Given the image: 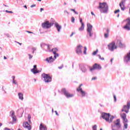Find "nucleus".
Here are the masks:
<instances>
[{
  "mask_svg": "<svg viewBox=\"0 0 130 130\" xmlns=\"http://www.w3.org/2000/svg\"><path fill=\"white\" fill-rule=\"evenodd\" d=\"M98 9H99L101 13H103V14H107L109 10V7H108V5L106 2L100 3Z\"/></svg>",
  "mask_w": 130,
  "mask_h": 130,
  "instance_id": "f257e3e1",
  "label": "nucleus"
},
{
  "mask_svg": "<svg viewBox=\"0 0 130 130\" xmlns=\"http://www.w3.org/2000/svg\"><path fill=\"white\" fill-rule=\"evenodd\" d=\"M102 117L103 118V119L106 120V122H108V123H111L114 119V116H111L110 117V113H106L104 112L102 113Z\"/></svg>",
  "mask_w": 130,
  "mask_h": 130,
  "instance_id": "f03ea898",
  "label": "nucleus"
},
{
  "mask_svg": "<svg viewBox=\"0 0 130 130\" xmlns=\"http://www.w3.org/2000/svg\"><path fill=\"white\" fill-rule=\"evenodd\" d=\"M112 130H121V125H120V120L117 119L111 125Z\"/></svg>",
  "mask_w": 130,
  "mask_h": 130,
  "instance_id": "7ed1b4c3",
  "label": "nucleus"
},
{
  "mask_svg": "<svg viewBox=\"0 0 130 130\" xmlns=\"http://www.w3.org/2000/svg\"><path fill=\"white\" fill-rule=\"evenodd\" d=\"M87 29L86 32L87 33V35L89 37H93V26L92 24L90 23H87Z\"/></svg>",
  "mask_w": 130,
  "mask_h": 130,
  "instance_id": "20e7f679",
  "label": "nucleus"
},
{
  "mask_svg": "<svg viewBox=\"0 0 130 130\" xmlns=\"http://www.w3.org/2000/svg\"><path fill=\"white\" fill-rule=\"evenodd\" d=\"M42 77L44 78L45 83H50L52 81V78L48 74L43 73L42 75Z\"/></svg>",
  "mask_w": 130,
  "mask_h": 130,
  "instance_id": "39448f33",
  "label": "nucleus"
},
{
  "mask_svg": "<svg viewBox=\"0 0 130 130\" xmlns=\"http://www.w3.org/2000/svg\"><path fill=\"white\" fill-rule=\"evenodd\" d=\"M82 86H83V84H80L78 88H77V91L80 93L81 96L83 98L84 97H86V91L83 90V89H82Z\"/></svg>",
  "mask_w": 130,
  "mask_h": 130,
  "instance_id": "423d86ee",
  "label": "nucleus"
},
{
  "mask_svg": "<svg viewBox=\"0 0 130 130\" xmlns=\"http://www.w3.org/2000/svg\"><path fill=\"white\" fill-rule=\"evenodd\" d=\"M130 109V101L127 102V105H125L123 106L122 112H124L126 113H128Z\"/></svg>",
  "mask_w": 130,
  "mask_h": 130,
  "instance_id": "0eeeda50",
  "label": "nucleus"
},
{
  "mask_svg": "<svg viewBox=\"0 0 130 130\" xmlns=\"http://www.w3.org/2000/svg\"><path fill=\"white\" fill-rule=\"evenodd\" d=\"M61 92H62L63 94H64V96H66L67 98H72V97H74V94H71L68 90H66L65 88H62L61 89Z\"/></svg>",
  "mask_w": 130,
  "mask_h": 130,
  "instance_id": "6e6552de",
  "label": "nucleus"
},
{
  "mask_svg": "<svg viewBox=\"0 0 130 130\" xmlns=\"http://www.w3.org/2000/svg\"><path fill=\"white\" fill-rule=\"evenodd\" d=\"M108 49L110 51H114L115 49L117 48V46H115V42H112L108 45Z\"/></svg>",
  "mask_w": 130,
  "mask_h": 130,
  "instance_id": "1a4fd4ad",
  "label": "nucleus"
},
{
  "mask_svg": "<svg viewBox=\"0 0 130 130\" xmlns=\"http://www.w3.org/2000/svg\"><path fill=\"white\" fill-rule=\"evenodd\" d=\"M51 26H52V24L49 21H45L42 23V26L43 29H49Z\"/></svg>",
  "mask_w": 130,
  "mask_h": 130,
  "instance_id": "9d476101",
  "label": "nucleus"
},
{
  "mask_svg": "<svg viewBox=\"0 0 130 130\" xmlns=\"http://www.w3.org/2000/svg\"><path fill=\"white\" fill-rule=\"evenodd\" d=\"M83 48V46L81 45H79L76 47V52L78 55H82L83 54V51L82 49Z\"/></svg>",
  "mask_w": 130,
  "mask_h": 130,
  "instance_id": "9b49d317",
  "label": "nucleus"
},
{
  "mask_svg": "<svg viewBox=\"0 0 130 130\" xmlns=\"http://www.w3.org/2000/svg\"><path fill=\"white\" fill-rule=\"evenodd\" d=\"M124 22H126V25L123 26V29L127 30V31H129L130 30V18H127L124 20Z\"/></svg>",
  "mask_w": 130,
  "mask_h": 130,
  "instance_id": "f8f14e48",
  "label": "nucleus"
},
{
  "mask_svg": "<svg viewBox=\"0 0 130 130\" xmlns=\"http://www.w3.org/2000/svg\"><path fill=\"white\" fill-rule=\"evenodd\" d=\"M10 114L11 115V117L13 119L12 122H10L9 123L10 124H14V123H16V121H17V117L15 115V112L14 111H12L10 112Z\"/></svg>",
  "mask_w": 130,
  "mask_h": 130,
  "instance_id": "ddd939ff",
  "label": "nucleus"
},
{
  "mask_svg": "<svg viewBox=\"0 0 130 130\" xmlns=\"http://www.w3.org/2000/svg\"><path fill=\"white\" fill-rule=\"evenodd\" d=\"M56 59H55L54 57L53 58L52 56L47 57L44 60V61H46L48 63H52L53 61H54Z\"/></svg>",
  "mask_w": 130,
  "mask_h": 130,
  "instance_id": "4468645a",
  "label": "nucleus"
},
{
  "mask_svg": "<svg viewBox=\"0 0 130 130\" xmlns=\"http://www.w3.org/2000/svg\"><path fill=\"white\" fill-rule=\"evenodd\" d=\"M51 51L54 54V58L56 59L57 57H58V56H59L58 53H56L57 52V51H58V49L57 48L52 49Z\"/></svg>",
  "mask_w": 130,
  "mask_h": 130,
  "instance_id": "2eb2a0df",
  "label": "nucleus"
},
{
  "mask_svg": "<svg viewBox=\"0 0 130 130\" xmlns=\"http://www.w3.org/2000/svg\"><path fill=\"white\" fill-rule=\"evenodd\" d=\"M124 62L128 63L130 62V52L127 53L124 57Z\"/></svg>",
  "mask_w": 130,
  "mask_h": 130,
  "instance_id": "dca6fc26",
  "label": "nucleus"
},
{
  "mask_svg": "<svg viewBox=\"0 0 130 130\" xmlns=\"http://www.w3.org/2000/svg\"><path fill=\"white\" fill-rule=\"evenodd\" d=\"M102 69V67L99 64L95 63L93 66V68H90V71L91 72H92V71H94V70H101Z\"/></svg>",
  "mask_w": 130,
  "mask_h": 130,
  "instance_id": "f3484780",
  "label": "nucleus"
},
{
  "mask_svg": "<svg viewBox=\"0 0 130 130\" xmlns=\"http://www.w3.org/2000/svg\"><path fill=\"white\" fill-rule=\"evenodd\" d=\"M44 47L45 48V50H46L48 52H51V50L52 49H51V45L44 44Z\"/></svg>",
  "mask_w": 130,
  "mask_h": 130,
  "instance_id": "a211bd4d",
  "label": "nucleus"
},
{
  "mask_svg": "<svg viewBox=\"0 0 130 130\" xmlns=\"http://www.w3.org/2000/svg\"><path fill=\"white\" fill-rule=\"evenodd\" d=\"M117 45H118L119 47H120V48H125V45L121 43V40H117Z\"/></svg>",
  "mask_w": 130,
  "mask_h": 130,
  "instance_id": "6ab92c4d",
  "label": "nucleus"
},
{
  "mask_svg": "<svg viewBox=\"0 0 130 130\" xmlns=\"http://www.w3.org/2000/svg\"><path fill=\"white\" fill-rule=\"evenodd\" d=\"M23 126L24 127V128H26V129L31 130V125H30L29 123H28L27 121L23 123Z\"/></svg>",
  "mask_w": 130,
  "mask_h": 130,
  "instance_id": "aec40b11",
  "label": "nucleus"
},
{
  "mask_svg": "<svg viewBox=\"0 0 130 130\" xmlns=\"http://www.w3.org/2000/svg\"><path fill=\"white\" fill-rule=\"evenodd\" d=\"M31 72L34 73V75H36V74H38L40 71L37 70V66L34 65V68L31 70Z\"/></svg>",
  "mask_w": 130,
  "mask_h": 130,
  "instance_id": "412c9836",
  "label": "nucleus"
},
{
  "mask_svg": "<svg viewBox=\"0 0 130 130\" xmlns=\"http://www.w3.org/2000/svg\"><path fill=\"white\" fill-rule=\"evenodd\" d=\"M79 68L81 71L82 72V73H87V69H86L85 65L80 64H79Z\"/></svg>",
  "mask_w": 130,
  "mask_h": 130,
  "instance_id": "4be33fe9",
  "label": "nucleus"
},
{
  "mask_svg": "<svg viewBox=\"0 0 130 130\" xmlns=\"http://www.w3.org/2000/svg\"><path fill=\"white\" fill-rule=\"evenodd\" d=\"M54 25L58 32H60L62 28L61 25H59L57 22H55Z\"/></svg>",
  "mask_w": 130,
  "mask_h": 130,
  "instance_id": "5701e85b",
  "label": "nucleus"
},
{
  "mask_svg": "<svg viewBox=\"0 0 130 130\" xmlns=\"http://www.w3.org/2000/svg\"><path fill=\"white\" fill-rule=\"evenodd\" d=\"M121 117L123 119V122H127V119H126V114L123 113L121 114Z\"/></svg>",
  "mask_w": 130,
  "mask_h": 130,
  "instance_id": "b1692460",
  "label": "nucleus"
},
{
  "mask_svg": "<svg viewBox=\"0 0 130 130\" xmlns=\"http://www.w3.org/2000/svg\"><path fill=\"white\" fill-rule=\"evenodd\" d=\"M18 96L19 100H21L23 101L24 100V95L21 92H19L18 93Z\"/></svg>",
  "mask_w": 130,
  "mask_h": 130,
  "instance_id": "393cba45",
  "label": "nucleus"
},
{
  "mask_svg": "<svg viewBox=\"0 0 130 130\" xmlns=\"http://www.w3.org/2000/svg\"><path fill=\"white\" fill-rule=\"evenodd\" d=\"M47 128L46 126L42 123H41L40 125V130H47Z\"/></svg>",
  "mask_w": 130,
  "mask_h": 130,
  "instance_id": "a878e982",
  "label": "nucleus"
},
{
  "mask_svg": "<svg viewBox=\"0 0 130 130\" xmlns=\"http://www.w3.org/2000/svg\"><path fill=\"white\" fill-rule=\"evenodd\" d=\"M24 112V110L23 109H20L17 111V113L18 114H21L20 117H22L23 116V113Z\"/></svg>",
  "mask_w": 130,
  "mask_h": 130,
  "instance_id": "bb28decb",
  "label": "nucleus"
},
{
  "mask_svg": "<svg viewBox=\"0 0 130 130\" xmlns=\"http://www.w3.org/2000/svg\"><path fill=\"white\" fill-rule=\"evenodd\" d=\"M119 7L121 8V11L125 10V6H124V4H121L119 3Z\"/></svg>",
  "mask_w": 130,
  "mask_h": 130,
  "instance_id": "cd10ccee",
  "label": "nucleus"
},
{
  "mask_svg": "<svg viewBox=\"0 0 130 130\" xmlns=\"http://www.w3.org/2000/svg\"><path fill=\"white\" fill-rule=\"evenodd\" d=\"M85 28V24L82 23L81 27L79 28V31H83Z\"/></svg>",
  "mask_w": 130,
  "mask_h": 130,
  "instance_id": "c85d7f7f",
  "label": "nucleus"
},
{
  "mask_svg": "<svg viewBox=\"0 0 130 130\" xmlns=\"http://www.w3.org/2000/svg\"><path fill=\"white\" fill-rule=\"evenodd\" d=\"M124 123V128H123V130H124V128L126 129L127 128L128 124L127 122H123Z\"/></svg>",
  "mask_w": 130,
  "mask_h": 130,
  "instance_id": "c756f323",
  "label": "nucleus"
},
{
  "mask_svg": "<svg viewBox=\"0 0 130 130\" xmlns=\"http://www.w3.org/2000/svg\"><path fill=\"white\" fill-rule=\"evenodd\" d=\"M97 56L100 59H101V60H104V57H101V55H100V54L97 55Z\"/></svg>",
  "mask_w": 130,
  "mask_h": 130,
  "instance_id": "7c9ffc66",
  "label": "nucleus"
},
{
  "mask_svg": "<svg viewBox=\"0 0 130 130\" xmlns=\"http://www.w3.org/2000/svg\"><path fill=\"white\" fill-rule=\"evenodd\" d=\"M83 53L85 55H86V54H87V47H84V51H83Z\"/></svg>",
  "mask_w": 130,
  "mask_h": 130,
  "instance_id": "2f4dec72",
  "label": "nucleus"
},
{
  "mask_svg": "<svg viewBox=\"0 0 130 130\" xmlns=\"http://www.w3.org/2000/svg\"><path fill=\"white\" fill-rule=\"evenodd\" d=\"M27 118L29 123H31V116L30 115H28Z\"/></svg>",
  "mask_w": 130,
  "mask_h": 130,
  "instance_id": "473e14b6",
  "label": "nucleus"
},
{
  "mask_svg": "<svg viewBox=\"0 0 130 130\" xmlns=\"http://www.w3.org/2000/svg\"><path fill=\"white\" fill-rule=\"evenodd\" d=\"M97 53H98V49H96V51H94L92 53V55H96L97 54Z\"/></svg>",
  "mask_w": 130,
  "mask_h": 130,
  "instance_id": "72a5a7b5",
  "label": "nucleus"
},
{
  "mask_svg": "<svg viewBox=\"0 0 130 130\" xmlns=\"http://www.w3.org/2000/svg\"><path fill=\"white\" fill-rule=\"evenodd\" d=\"M92 130H97V125L92 126Z\"/></svg>",
  "mask_w": 130,
  "mask_h": 130,
  "instance_id": "f704fd0d",
  "label": "nucleus"
},
{
  "mask_svg": "<svg viewBox=\"0 0 130 130\" xmlns=\"http://www.w3.org/2000/svg\"><path fill=\"white\" fill-rule=\"evenodd\" d=\"M125 2H126V0H122L120 4L124 5V4H125Z\"/></svg>",
  "mask_w": 130,
  "mask_h": 130,
  "instance_id": "c9c22d12",
  "label": "nucleus"
},
{
  "mask_svg": "<svg viewBox=\"0 0 130 130\" xmlns=\"http://www.w3.org/2000/svg\"><path fill=\"white\" fill-rule=\"evenodd\" d=\"M71 22H72V23H75V17H71Z\"/></svg>",
  "mask_w": 130,
  "mask_h": 130,
  "instance_id": "e433bc0d",
  "label": "nucleus"
},
{
  "mask_svg": "<svg viewBox=\"0 0 130 130\" xmlns=\"http://www.w3.org/2000/svg\"><path fill=\"white\" fill-rule=\"evenodd\" d=\"M28 55L29 59H31L32 58V57H33V55H32L30 54H28Z\"/></svg>",
  "mask_w": 130,
  "mask_h": 130,
  "instance_id": "4c0bfd02",
  "label": "nucleus"
},
{
  "mask_svg": "<svg viewBox=\"0 0 130 130\" xmlns=\"http://www.w3.org/2000/svg\"><path fill=\"white\" fill-rule=\"evenodd\" d=\"M104 36L105 38H108L109 34H107V33L105 34Z\"/></svg>",
  "mask_w": 130,
  "mask_h": 130,
  "instance_id": "58836bf2",
  "label": "nucleus"
},
{
  "mask_svg": "<svg viewBox=\"0 0 130 130\" xmlns=\"http://www.w3.org/2000/svg\"><path fill=\"white\" fill-rule=\"evenodd\" d=\"M119 12H120V10L119 9H118V10L115 11L114 13L115 14H117V13H119Z\"/></svg>",
  "mask_w": 130,
  "mask_h": 130,
  "instance_id": "ea45409f",
  "label": "nucleus"
},
{
  "mask_svg": "<svg viewBox=\"0 0 130 130\" xmlns=\"http://www.w3.org/2000/svg\"><path fill=\"white\" fill-rule=\"evenodd\" d=\"M5 12H6V13H9L10 14H13V11H8V10H6Z\"/></svg>",
  "mask_w": 130,
  "mask_h": 130,
  "instance_id": "a19ab883",
  "label": "nucleus"
},
{
  "mask_svg": "<svg viewBox=\"0 0 130 130\" xmlns=\"http://www.w3.org/2000/svg\"><path fill=\"white\" fill-rule=\"evenodd\" d=\"M80 22L81 25H83V24H84V22H83V19L82 18H80Z\"/></svg>",
  "mask_w": 130,
  "mask_h": 130,
  "instance_id": "79ce46f5",
  "label": "nucleus"
},
{
  "mask_svg": "<svg viewBox=\"0 0 130 130\" xmlns=\"http://www.w3.org/2000/svg\"><path fill=\"white\" fill-rule=\"evenodd\" d=\"M64 13L67 14V15H70V12H68V11H67V10H65L64 11Z\"/></svg>",
  "mask_w": 130,
  "mask_h": 130,
  "instance_id": "37998d69",
  "label": "nucleus"
},
{
  "mask_svg": "<svg viewBox=\"0 0 130 130\" xmlns=\"http://www.w3.org/2000/svg\"><path fill=\"white\" fill-rule=\"evenodd\" d=\"M32 53H34L35 51H36V48H32Z\"/></svg>",
  "mask_w": 130,
  "mask_h": 130,
  "instance_id": "c03bdc74",
  "label": "nucleus"
},
{
  "mask_svg": "<svg viewBox=\"0 0 130 130\" xmlns=\"http://www.w3.org/2000/svg\"><path fill=\"white\" fill-rule=\"evenodd\" d=\"M114 99V102H116V96L115 95H113Z\"/></svg>",
  "mask_w": 130,
  "mask_h": 130,
  "instance_id": "a18cd8bd",
  "label": "nucleus"
},
{
  "mask_svg": "<svg viewBox=\"0 0 130 130\" xmlns=\"http://www.w3.org/2000/svg\"><path fill=\"white\" fill-rule=\"evenodd\" d=\"M63 68V64H62L61 66V67H58V68L59 69V70H61V69H62Z\"/></svg>",
  "mask_w": 130,
  "mask_h": 130,
  "instance_id": "49530a36",
  "label": "nucleus"
},
{
  "mask_svg": "<svg viewBox=\"0 0 130 130\" xmlns=\"http://www.w3.org/2000/svg\"><path fill=\"white\" fill-rule=\"evenodd\" d=\"M110 31V30L109 29V28H107V29H106V32H107V34H109V31Z\"/></svg>",
  "mask_w": 130,
  "mask_h": 130,
  "instance_id": "de8ad7c7",
  "label": "nucleus"
},
{
  "mask_svg": "<svg viewBox=\"0 0 130 130\" xmlns=\"http://www.w3.org/2000/svg\"><path fill=\"white\" fill-rule=\"evenodd\" d=\"M35 7H36V4H34L30 6V8H35Z\"/></svg>",
  "mask_w": 130,
  "mask_h": 130,
  "instance_id": "09e8293b",
  "label": "nucleus"
},
{
  "mask_svg": "<svg viewBox=\"0 0 130 130\" xmlns=\"http://www.w3.org/2000/svg\"><path fill=\"white\" fill-rule=\"evenodd\" d=\"M54 112H55L56 115H57V116H59V115L58 114V113H57V111H55Z\"/></svg>",
  "mask_w": 130,
  "mask_h": 130,
  "instance_id": "8fccbe9b",
  "label": "nucleus"
},
{
  "mask_svg": "<svg viewBox=\"0 0 130 130\" xmlns=\"http://www.w3.org/2000/svg\"><path fill=\"white\" fill-rule=\"evenodd\" d=\"M5 35L8 38L10 37V35H9V34H5Z\"/></svg>",
  "mask_w": 130,
  "mask_h": 130,
  "instance_id": "3c124183",
  "label": "nucleus"
},
{
  "mask_svg": "<svg viewBox=\"0 0 130 130\" xmlns=\"http://www.w3.org/2000/svg\"><path fill=\"white\" fill-rule=\"evenodd\" d=\"M91 80H92V81L94 80H97V77H93V78L91 79Z\"/></svg>",
  "mask_w": 130,
  "mask_h": 130,
  "instance_id": "603ef678",
  "label": "nucleus"
},
{
  "mask_svg": "<svg viewBox=\"0 0 130 130\" xmlns=\"http://www.w3.org/2000/svg\"><path fill=\"white\" fill-rule=\"evenodd\" d=\"M12 83H13V84H14V85H17V82H16V81H12Z\"/></svg>",
  "mask_w": 130,
  "mask_h": 130,
  "instance_id": "864d4df0",
  "label": "nucleus"
},
{
  "mask_svg": "<svg viewBox=\"0 0 130 130\" xmlns=\"http://www.w3.org/2000/svg\"><path fill=\"white\" fill-rule=\"evenodd\" d=\"M26 32H27V33H29V34H33V32H31V31H26Z\"/></svg>",
  "mask_w": 130,
  "mask_h": 130,
  "instance_id": "5fc2aeb1",
  "label": "nucleus"
},
{
  "mask_svg": "<svg viewBox=\"0 0 130 130\" xmlns=\"http://www.w3.org/2000/svg\"><path fill=\"white\" fill-rule=\"evenodd\" d=\"M74 34H75V32H72L71 35H70V37H73Z\"/></svg>",
  "mask_w": 130,
  "mask_h": 130,
  "instance_id": "6e6d98bb",
  "label": "nucleus"
},
{
  "mask_svg": "<svg viewBox=\"0 0 130 130\" xmlns=\"http://www.w3.org/2000/svg\"><path fill=\"white\" fill-rule=\"evenodd\" d=\"M74 14H75L76 15H79V13L77 12V11H74Z\"/></svg>",
  "mask_w": 130,
  "mask_h": 130,
  "instance_id": "4d7b16f0",
  "label": "nucleus"
},
{
  "mask_svg": "<svg viewBox=\"0 0 130 130\" xmlns=\"http://www.w3.org/2000/svg\"><path fill=\"white\" fill-rule=\"evenodd\" d=\"M13 81H15V76H12V77Z\"/></svg>",
  "mask_w": 130,
  "mask_h": 130,
  "instance_id": "13d9d810",
  "label": "nucleus"
},
{
  "mask_svg": "<svg viewBox=\"0 0 130 130\" xmlns=\"http://www.w3.org/2000/svg\"><path fill=\"white\" fill-rule=\"evenodd\" d=\"M71 11H72V12H74L76 11L75 9H71Z\"/></svg>",
  "mask_w": 130,
  "mask_h": 130,
  "instance_id": "bf43d9fd",
  "label": "nucleus"
},
{
  "mask_svg": "<svg viewBox=\"0 0 130 130\" xmlns=\"http://www.w3.org/2000/svg\"><path fill=\"white\" fill-rule=\"evenodd\" d=\"M91 15H92V16H95V14H94V13L93 12H91Z\"/></svg>",
  "mask_w": 130,
  "mask_h": 130,
  "instance_id": "052dcab7",
  "label": "nucleus"
},
{
  "mask_svg": "<svg viewBox=\"0 0 130 130\" xmlns=\"http://www.w3.org/2000/svg\"><path fill=\"white\" fill-rule=\"evenodd\" d=\"M16 43H18V44H19V45H22V43H20L19 42H16Z\"/></svg>",
  "mask_w": 130,
  "mask_h": 130,
  "instance_id": "680f3d73",
  "label": "nucleus"
},
{
  "mask_svg": "<svg viewBox=\"0 0 130 130\" xmlns=\"http://www.w3.org/2000/svg\"><path fill=\"white\" fill-rule=\"evenodd\" d=\"M42 11H44V9L43 8H41V13Z\"/></svg>",
  "mask_w": 130,
  "mask_h": 130,
  "instance_id": "e2e57ef3",
  "label": "nucleus"
},
{
  "mask_svg": "<svg viewBox=\"0 0 130 130\" xmlns=\"http://www.w3.org/2000/svg\"><path fill=\"white\" fill-rule=\"evenodd\" d=\"M4 59H7V57H6L5 56H4Z\"/></svg>",
  "mask_w": 130,
  "mask_h": 130,
  "instance_id": "0e129e2a",
  "label": "nucleus"
},
{
  "mask_svg": "<svg viewBox=\"0 0 130 130\" xmlns=\"http://www.w3.org/2000/svg\"><path fill=\"white\" fill-rule=\"evenodd\" d=\"M24 8H25V9H27V6L26 5H24Z\"/></svg>",
  "mask_w": 130,
  "mask_h": 130,
  "instance_id": "69168bd1",
  "label": "nucleus"
},
{
  "mask_svg": "<svg viewBox=\"0 0 130 130\" xmlns=\"http://www.w3.org/2000/svg\"><path fill=\"white\" fill-rule=\"evenodd\" d=\"M5 130H10V129H9L8 128H5Z\"/></svg>",
  "mask_w": 130,
  "mask_h": 130,
  "instance_id": "338daca9",
  "label": "nucleus"
},
{
  "mask_svg": "<svg viewBox=\"0 0 130 130\" xmlns=\"http://www.w3.org/2000/svg\"><path fill=\"white\" fill-rule=\"evenodd\" d=\"M2 125H3V124L2 123H0V127L1 126H2Z\"/></svg>",
  "mask_w": 130,
  "mask_h": 130,
  "instance_id": "774afa93",
  "label": "nucleus"
}]
</instances>
